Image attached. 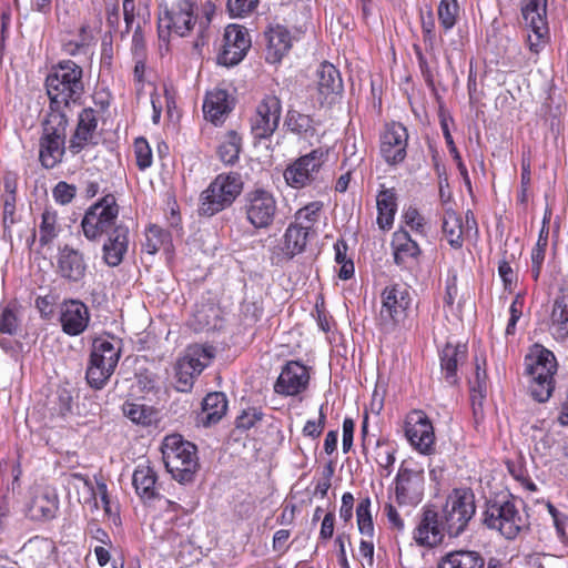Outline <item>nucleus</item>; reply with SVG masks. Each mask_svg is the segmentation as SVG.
I'll list each match as a JSON object with an SVG mask.
<instances>
[{
    "mask_svg": "<svg viewBox=\"0 0 568 568\" xmlns=\"http://www.w3.org/2000/svg\"><path fill=\"white\" fill-rule=\"evenodd\" d=\"M227 412V398L222 392L209 393L202 402L201 422L204 426L219 423Z\"/></svg>",
    "mask_w": 568,
    "mask_h": 568,
    "instance_id": "40",
    "label": "nucleus"
},
{
    "mask_svg": "<svg viewBox=\"0 0 568 568\" xmlns=\"http://www.w3.org/2000/svg\"><path fill=\"white\" fill-rule=\"evenodd\" d=\"M252 41L248 30L240 24H229L223 34V44L217 54L221 65L234 67L247 54Z\"/></svg>",
    "mask_w": 568,
    "mask_h": 568,
    "instance_id": "20",
    "label": "nucleus"
},
{
    "mask_svg": "<svg viewBox=\"0 0 568 568\" xmlns=\"http://www.w3.org/2000/svg\"><path fill=\"white\" fill-rule=\"evenodd\" d=\"M445 532L447 531L439 514L433 508H424L413 531V539L419 547L432 549L444 541Z\"/></svg>",
    "mask_w": 568,
    "mask_h": 568,
    "instance_id": "29",
    "label": "nucleus"
},
{
    "mask_svg": "<svg viewBox=\"0 0 568 568\" xmlns=\"http://www.w3.org/2000/svg\"><path fill=\"white\" fill-rule=\"evenodd\" d=\"M419 21H420L422 39H423L425 49L430 55H435V45H436L437 34H436V23H435L433 10L432 9H428L427 11L420 10Z\"/></svg>",
    "mask_w": 568,
    "mask_h": 568,
    "instance_id": "51",
    "label": "nucleus"
},
{
    "mask_svg": "<svg viewBox=\"0 0 568 568\" xmlns=\"http://www.w3.org/2000/svg\"><path fill=\"white\" fill-rule=\"evenodd\" d=\"M99 118L98 111L93 108L82 109L77 119L75 128L69 139V151L77 155L88 148L95 146L97 141V129Z\"/></svg>",
    "mask_w": 568,
    "mask_h": 568,
    "instance_id": "24",
    "label": "nucleus"
},
{
    "mask_svg": "<svg viewBox=\"0 0 568 568\" xmlns=\"http://www.w3.org/2000/svg\"><path fill=\"white\" fill-rule=\"evenodd\" d=\"M498 275L503 282L504 290L511 293L517 286L518 275L510 265V260L504 256L498 263Z\"/></svg>",
    "mask_w": 568,
    "mask_h": 568,
    "instance_id": "61",
    "label": "nucleus"
},
{
    "mask_svg": "<svg viewBox=\"0 0 568 568\" xmlns=\"http://www.w3.org/2000/svg\"><path fill=\"white\" fill-rule=\"evenodd\" d=\"M408 139V130L403 123H385L379 134V154L389 166H396L405 161Z\"/></svg>",
    "mask_w": 568,
    "mask_h": 568,
    "instance_id": "18",
    "label": "nucleus"
},
{
    "mask_svg": "<svg viewBox=\"0 0 568 568\" xmlns=\"http://www.w3.org/2000/svg\"><path fill=\"white\" fill-rule=\"evenodd\" d=\"M199 20L197 0H175L169 4H161L158 14L159 53L166 55L171 48V36L187 37Z\"/></svg>",
    "mask_w": 568,
    "mask_h": 568,
    "instance_id": "2",
    "label": "nucleus"
},
{
    "mask_svg": "<svg viewBox=\"0 0 568 568\" xmlns=\"http://www.w3.org/2000/svg\"><path fill=\"white\" fill-rule=\"evenodd\" d=\"M241 148L242 138L240 134L234 130L227 131L217 149L220 160L229 165L235 164L239 160Z\"/></svg>",
    "mask_w": 568,
    "mask_h": 568,
    "instance_id": "45",
    "label": "nucleus"
},
{
    "mask_svg": "<svg viewBox=\"0 0 568 568\" xmlns=\"http://www.w3.org/2000/svg\"><path fill=\"white\" fill-rule=\"evenodd\" d=\"M443 234L449 245L460 248L464 244L463 217L454 210H446L443 217Z\"/></svg>",
    "mask_w": 568,
    "mask_h": 568,
    "instance_id": "42",
    "label": "nucleus"
},
{
    "mask_svg": "<svg viewBox=\"0 0 568 568\" xmlns=\"http://www.w3.org/2000/svg\"><path fill=\"white\" fill-rule=\"evenodd\" d=\"M481 523L486 528L498 531L506 539H515L529 525L527 517L521 514L513 499L488 501L481 514Z\"/></svg>",
    "mask_w": 568,
    "mask_h": 568,
    "instance_id": "9",
    "label": "nucleus"
},
{
    "mask_svg": "<svg viewBox=\"0 0 568 568\" xmlns=\"http://www.w3.org/2000/svg\"><path fill=\"white\" fill-rule=\"evenodd\" d=\"M241 210L252 227L266 230L274 224L278 205L272 191L255 187L244 194Z\"/></svg>",
    "mask_w": 568,
    "mask_h": 568,
    "instance_id": "14",
    "label": "nucleus"
},
{
    "mask_svg": "<svg viewBox=\"0 0 568 568\" xmlns=\"http://www.w3.org/2000/svg\"><path fill=\"white\" fill-rule=\"evenodd\" d=\"M172 245L171 233L156 224H151L145 230L143 251L154 255L160 250H168Z\"/></svg>",
    "mask_w": 568,
    "mask_h": 568,
    "instance_id": "44",
    "label": "nucleus"
},
{
    "mask_svg": "<svg viewBox=\"0 0 568 568\" xmlns=\"http://www.w3.org/2000/svg\"><path fill=\"white\" fill-rule=\"evenodd\" d=\"M235 98L222 88L207 91L203 101V115L214 126H221L235 108Z\"/></svg>",
    "mask_w": 568,
    "mask_h": 568,
    "instance_id": "30",
    "label": "nucleus"
},
{
    "mask_svg": "<svg viewBox=\"0 0 568 568\" xmlns=\"http://www.w3.org/2000/svg\"><path fill=\"white\" fill-rule=\"evenodd\" d=\"M77 187L64 181H60L52 190V196L58 204L67 205L75 197Z\"/></svg>",
    "mask_w": 568,
    "mask_h": 568,
    "instance_id": "64",
    "label": "nucleus"
},
{
    "mask_svg": "<svg viewBox=\"0 0 568 568\" xmlns=\"http://www.w3.org/2000/svg\"><path fill=\"white\" fill-rule=\"evenodd\" d=\"M476 513L475 495L469 488H454L443 506L440 518L450 537H457L467 528Z\"/></svg>",
    "mask_w": 568,
    "mask_h": 568,
    "instance_id": "10",
    "label": "nucleus"
},
{
    "mask_svg": "<svg viewBox=\"0 0 568 568\" xmlns=\"http://www.w3.org/2000/svg\"><path fill=\"white\" fill-rule=\"evenodd\" d=\"M459 4L457 0H440L437 6V17L444 33L450 31L459 19Z\"/></svg>",
    "mask_w": 568,
    "mask_h": 568,
    "instance_id": "47",
    "label": "nucleus"
},
{
    "mask_svg": "<svg viewBox=\"0 0 568 568\" xmlns=\"http://www.w3.org/2000/svg\"><path fill=\"white\" fill-rule=\"evenodd\" d=\"M403 224L417 235L426 236L427 222L415 206L405 207L402 214Z\"/></svg>",
    "mask_w": 568,
    "mask_h": 568,
    "instance_id": "56",
    "label": "nucleus"
},
{
    "mask_svg": "<svg viewBox=\"0 0 568 568\" xmlns=\"http://www.w3.org/2000/svg\"><path fill=\"white\" fill-rule=\"evenodd\" d=\"M286 131L298 139L310 140L316 135V121L310 114L290 109L284 119Z\"/></svg>",
    "mask_w": 568,
    "mask_h": 568,
    "instance_id": "37",
    "label": "nucleus"
},
{
    "mask_svg": "<svg viewBox=\"0 0 568 568\" xmlns=\"http://www.w3.org/2000/svg\"><path fill=\"white\" fill-rule=\"evenodd\" d=\"M390 248L394 263L400 270L412 271L419 265L423 251L418 243L412 239L409 232L403 226L393 233Z\"/></svg>",
    "mask_w": 568,
    "mask_h": 568,
    "instance_id": "27",
    "label": "nucleus"
},
{
    "mask_svg": "<svg viewBox=\"0 0 568 568\" xmlns=\"http://www.w3.org/2000/svg\"><path fill=\"white\" fill-rule=\"evenodd\" d=\"M130 229L120 222L111 232L105 234L102 245V261L110 267L119 266L129 251Z\"/></svg>",
    "mask_w": 568,
    "mask_h": 568,
    "instance_id": "32",
    "label": "nucleus"
},
{
    "mask_svg": "<svg viewBox=\"0 0 568 568\" xmlns=\"http://www.w3.org/2000/svg\"><path fill=\"white\" fill-rule=\"evenodd\" d=\"M68 115L62 112H48L42 121V133L39 139V161L51 170L58 166L65 154Z\"/></svg>",
    "mask_w": 568,
    "mask_h": 568,
    "instance_id": "6",
    "label": "nucleus"
},
{
    "mask_svg": "<svg viewBox=\"0 0 568 568\" xmlns=\"http://www.w3.org/2000/svg\"><path fill=\"white\" fill-rule=\"evenodd\" d=\"M121 409L129 420L142 427L151 426L158 418V410L153 406L136 400L124 402Z\"/></svg>",
    "mask_w": 568,
    "mask_h": 568,
    "instance_id": "41",
    "label": "nucleus"
},
{
    "mask_svg": "<svg viewBox=\"0 0 568 568\" xmlns=\"http://www.w3.org/2000/svg\"><path fill=\"white\" fill-rule=\"evenodd\" d=\"M163 462L168 473L180 484H190L200 469L197 447L180 434L166 435L162 443Z\"/></svg>",
    "mask_w": 568,
    "mask_h": 568,
    "instance_id": "4",
    "label": "nucleus"
},
{
    "mask_svg": "<svg viewBox=\"0 0 568 568\" xmlns=\"http://www.w3.org/2000/svg\"><path fill=\"white\" fill-rule=\"evenodd\" d=\"M438 120L439 125L446 142V145L448 148V151L453 158V160H459L460 153L455 144V141L453 139V135L450 133L449 124L454 123L453 116L449 114V112L440 105L438 109Z\"/></svg>",
    "mask_w": 568,
    "mask_h": 568,
    "instance_id": "57",
    "label": "nucleus"
},
{
    "mask_svg": "<svg viewBox=\"0 0 568 568\" xmlns=\"http://www.w3.org/2000/svg\"><path fill=\"white\" fill-rule=\"evenodd\" d=\"M483 376L479 375L480 363L478 356H475V381L470 387V398L473 404L476 402L481 404L487 395V372H486V358H483Z\"/></svg>",
    "mask_w": 568,
    "mask_h": 568,
    "instance_id": "54",
    "label": "nucleus"
},
{
    "mask_svg": "<svg viewBox=\"0 0 568 568\" xmlns=\"http://www.w3.org/2000/svg\"><path fill=\"white\" fill-rule=\"evenodd\" d=\"M120 344L104 337L93 339L85 378L94 389H102L113 375L122 353Z\"/></svg>",
    "mask_w": 568,
    "mask_h": 568,
    "instance_id": "8",
    "label": "nucleus"
},
{
    "mask_svg": "<svg viewBox=\"0 0 568 568\" xmlns=\"http://www.w3.org/2000/svg\"><path fill=\"white\" fill-rule=\"evenodd\" d=\"M133 150L139 170L145 171L149 169L153 163V154L148 140L143 136L136 138L133 143Z\"/></svg>",
    "mask_w": 568,
    "mask_h": 568,
    "instance_id": "58",
    "label": "nucleus"
},
{
    "mask_svg": "<svg viewBox=\"0 0 568 568\" xmlns=\"http://www.w3.org/2000/svg\"><path fill=\"white\" fill-rule=\"evenodd\" d=\"M57 302L58 296L54 294L40 295L34 301V307L42 320L49 321L54 315Z\"/></svg>",
    "mask_w": 568,
    "mask_h": 568,
    "instance_id": "63",
    "label": "nucleus"
},
{
    "mask_svg": "<svg viewBox=\"0 0 568 568\" xmlns=\"http://www.w3.org/2000/svg\"><path fill=\"white\" fill-rule=\"evenodd\" d=\"M440 373L450 386L458 385L460 377L458 371L468 361L467 343L448 341L438 352Z\"/></svg>",
    "mask_w": 568,
    "mask_h": 568,
    "instance_id": "28",
    "label": "nucleus"
},
{
    "mask_svg": "<svg viewBox=\"0 0 568 568\" xmlns=\"http://www.w3.org/2000/svg\"><path fill=\"white\" fill-rule=\"evenodd\" d=\"M372 500L369 496L359 499L356 506V524L358 531L364 537H374L375 527L371 513Z\"/></svg>",
    "mask_w": 568,
    "mask_h": 568,
    "instance_id": "48",
    "label": "nucleus"
},
{
    "mask_svg": "<svg viewBox=\"0 0 568 568\" xmlns=\"http://www.w3.org/2000/svg\"><path fill=\"white\" fill-rule=\"evenodd\" d=\"M243 181L236 172L221 173L202 191L199 200V214L213 216L232 206L242 193Z\"/></svg>",
    "mask_w": 568,
    "mask_h": 568,
    "instance_id": "7",
    "label": "nucleus"
},
{
    "mask_svg": "<svg viewBox=\"0 0 568 568\" xmlns=\"http://www.w3.org/2000/svg\"><path fill=\"white\" fill-rule=\"evenodd\" d=\"M79 16L75 9L57 12L60 50L68 57L87 55L97 43L94 28Z\"/></svg>",
    "mask_w": 568,
    "mask_h": 568,
    "instance_id": "5",
    "label": "nucleus"
},
{
    "mask_svg": "<svg viewBox=\"0 0 568 568\" xmlns=\"http://www.w3.org/2000/svg\"><path fill=\"white\" fill-rule=\"evenodd\" d=\"M335 262L339 265L337 271L341 280L347 281L354 276L355 266L352 258L347 257L348 244L344 239H338L334 244Z\"/></svg>",
    "mask_w": 568,
    "mask_h": 568,
    "instance_id": "53",
    "label": "nucleus"
},
{
    "mask_svg": "<svg viewBox=\"0 0 568 568\" xmlns=\"http://www.w3.org/2000/svg\"><path fill=\"white\" fill-rule=\"evenodd\" d=\"M264 413L258 407H248L243 409L242 413L236 417L235 425L237 429L250 430L262 422Z\"/></svg>",
    "mask_w": 568,
    "mask_h": 568,
    "instance_id": "60",
    "label": "nucleus"
},
{
    "mask_svg": "<svg viewBox=\"0 0 568 568\" xmlns=\"http://www.w3.org/2000/svg\"><path fill=\"white\" fill-rule=\"evenodd\" d=\"M324 204L322 201H313L298 209L294 214V222L300 226L307 227V231H313L315 224L318 222Z\"/></svg>",
    "mask_w": 568,
    "mask_h": 568,
    "instance_id": "50",
    "label": "nucleus"
},
{
    "mask_svg": "<svg viewBox=\"0 0 568 568\" xmlns=\"http://www.w3.org/2000/svg\"><path fill=\"white\" fill-rule=\"evenodd\" d=\"M260 0H227L226 8L231 17L244 18L258 6Z\"/></svg>",
    "mask_w": 568,
    "mask_h": 568,
    "instance_id": "62",
    "label": "nucleus"
},
{
    "mask_svg": "<svg viewBox=\"0 0 568 568\" xmlns=\"http://www.w3.org/2000/svg\"><path fill=\"white\" fill-rule=\"evenodd\" d=\"M265 60L267 63H280L293 45L291 31L282 24H270L264 31Z\"/></svg>",
    "mask_w": 568,
    "mask_h": 568,
    "instance_id": "33",
    "label": "nucleus"
},
{
    "mask_svg": "<svg viewBox=\"0 0 568 568\" xmlns=\"http://www.w3.org/2000/svg\"><path fill=\"white\" fill-rule=\"evenodd\" d=\"M158 473L150 462L140 463L132 475V485L136 495L144 504H151L160 498Z\"/></svg>",
    "mask_w": 568,
    "mask_h": 568,
    "instance_id": "34",
    "label": "nucleus"
},
{
    "mask_svg": "<svg viewBox=\"0 0 568 568\" xmlns=\"http://www.w3.org/2000/svg\"><path fill=\"white\" fill-rule=\"evenodd\" d=\"M282 102L274 94L265 95L250 118L251 134L255 141L270 140L280 125Z\"/></svg>",
    "mask_w": 568,
    "mask_h": 568,
    "instance_id": "17",
    "label": "nucleus"
},
{
    "mask_svg": "<svg viewBox=\"0 0 568 568\" xmlns=\"http://www.w3.org/2000/svg\"><path fill=\"white\" fill-rule=\"evenodd\" d=\"M84 253L69 244L59 247L57 254V274L69 284H79L88 274Z\"/></svg>",
    "mask_w": 568,
    "mask_h": 568,
    "instance_id": "23",
    "label": "nucleus"
},
{
    "mask_svg": "<svg viewBox=\"0 0 568 568\" xmlns=\"http://www.w3.org/2000/svg\"><path fill=\"white\" fill-rule=\"evenodd\" d=\"M59 497L48 488H36L24 505V516L36 524L53 520L59 511Z\"/></svg>",
    "mask_w": 568,
    "mask_h": 568,
    "instance_id": "25",
    "label": "nucleus"
},
{
    "mask_svg": "<svg viewBox=\"0 0 568 568\" xmlns=\"http://www.w3.org/2000/svg\"><path fill=\"white\" fill-rule=\"evenodd\" d=\"M316 90L322 105L335 103L343 93L344 85L341 73L327 61L322 62L316 70Z\"/></svg>",
    "mask_w": 568,
    "mask_h": 568,
    "instance_id": "31",
    "label": "nucleus"
},
{
    "mask_svg": "<svg viewBox=\"0 0 568 568\" xmlns=\"http://www.w3.org/2000/svg\"><path fill=\"white\" fill-rule=\"evenodd\" d=\"M548 0H527L523 7V18L525 23L547 22Z\"/></svg>",
    "mask_w": 568,
    "mask_h": 568,
    "instance_id": "55",
    "label": "nucleus"
},
{
    "mask_svg": "<svg viewBox=\"0 0 568 568\" xmlns=\"http://www.w3.org/2000/svg\"><path fill=\"white\" fill-rule=\"evenodd\" d=\"M377 205V225L383 231L393 227L395 214L397 212V196L394 189H383L376 196Z\"/></svg>",
    "mask_w": 568,
    "mask_h": 568,
    "instance_id": "39",
    "label": "nucleus"
},
{
    "mask_svg": "<svg viewBox=\"0 0 568 568\" xmlns=\"http://www.w3.org/2000/svg\"><path fill=\"white\" fill-rule=\"evenodd\" d=\"M549 334L559 342L568 338V296H557L551 306L548 323Z\"/></svg>",
    "mask_w": 568,
    "mask_h": 568,
    "instance_id": "36",
    "label": "nucleus"
},
{
    "mask_svg": "<svg viewBox=\"0 0 568 568\" xmlns=\"http://www.w3.org/2000/svg\"><path fill=\"white\" fill-rule=\"evenodd\" d=\"M412 303V292L406 284L393 283L386 285L381 293V324L392 329L404 326Z\"/></svg>",
    "mask_w": 568,
    "mask_h": 568,
    "instance_id": "13",
    "label": "nucleus"
},
{
    "mask_svg": "<svg viewBox=\"0 0 568 568\" xmlns=\"http://www.w3.org/2000/svg\"><path fill=\"white\" fill-rule=\"evenodd\" d=\"M485 558L474 550H453L439 558L436 568H485Z\"/></svg>",
    "mask_w": 568,
    "mask_h": 568,
    "instance_id": "38",
    "label": "nucleus"
},
{
    "mask_svg": "<svg viewBox=\"0 0 568 568\" xmlns=\"http://www.w3.org/2000/svg\"><path fill=\"white\" fill-rule=\"evenodd\" d=\"M424 469L414 462H402L395 477V500L399 506H416L424 497Z\"/></svg>",
    "mask_w": 568,
    "mask_h": 568,
    "instance_id": "16",
    "label": "nucleus"
},
{
    "mask_svg": "<svg viewBox=\"0 0 568 568\" xmlns=\"http://www.w3.org/2000/svg\"><path fill=\"white\" fill-rule=\"evenodd\" d=\"M21 305L10 301L0 308V335L14 336L21 331Z\"/></svg>",
    "mask_w": 568,
    "mask_h": 568,
    "instance_id": "43",
    "label": "nucleus"
},
{
    "mask_svg": "<svg viewBox=\"0 0 568 568\" xmlns=\"http://www.w3.org/2000/svg\"><path fill=\"white\" fill-rule=\"evenodd\" d=\"M63 231L59 213L52 206H45L36 226L26 239V246L29 251L37 244L39 250L51 247Z\"/></svg>",
    "mask_w": 568,
    "mask_h": 568,
    "instance_id": "21",
    "label": "nucleus"
},
{
    "mask_svg": "<svg viewBox=\"0 0 568 568\" xmlns=\"http://www.w3.org/2000/svg\"><path fill=\"white\" fill-rule=\"evenodd\" d=\"M549 227L541 225L538 240L534 248L531 250V277L537 282L541 274L542 264L546 256V250L548 246Z\"/></svg>",
    "mask_w": 568,
    "mask_h": 568,
    "instance_id": "46",
    "label": "nucleus"
},
{
    "mask_svg": "<svg viewBox=\"0 0 568 568\" xmlns=\"http://www.w3.org/2000/svg\"><path fill=\"white\" fill-rule=\"evenodd\" d=\"M58 322L61 331L71 337L82 335L91 322L88 305L79 298H64L59 305Z\"/></svg>",
    "mask_w": 568,
    "mask_h": 568,
    "instance_id": "22",
    "label": "nucleus"
},
{
    "mask_svg": "<svg viewBox=\"0 0 568 568\" xmlns=\"http://www.w3.org/2000/svg\"><path fill=\"white\" fill-rule=\"evenodd\" d=\"M49 97L48 112L67 113L70 103H78L85 92L83 68L71 59H63L50 68L44 80Z\"/></svg>",
    "mask_w": 568,
    "mask_h": 568,
    "instance_id": "1",
    "label": "nucleus"
},
{
    "mask_svg": "<svg viewBox=\"0 0 568 568\" xmlns=\"http://www.w3.org/2000/svg\"><path fill=\"white\" fill-rule=\"evenodd\" d=\"M215 348L211 345H190L175 365L178 389L186 392L192 388L194 379L211 364Z\"/></svg>",
    "mask_w": 568,
    "mask_h": 568,
    "instance_id": "15",
    "label": "nucleus"
},
{
    "mask_svg": "<svg viewBox=\"0 0 568 568\" xmlns=\"http://www.w3.org/2000/svg\"><path fill=\"white\" fill-rule=\"evenodd\" d=\"M119 212L120 207L112 194L101 197L87 209L81 220L83 236L91 242L99 241L119 224Z\"/></svg>",
    "mask_w": 568,
    "mask_h": 568,
    "instance_id": "12",
    "label": "nucleus"
},
{
    "mask_svg": "<svg viewBox=\"0 0 568 568\" xmlns=\"http://www.w3.org/2000/svg\"><path fill=\"white\" fill-rule=\"evenodd\" d=\"M375 460L377 465L390 475L395 463V449L386 440H377Z\"/></svg>",
    "mask_w": 568,
    "mask_h": 568,
    "instance_id": "59",
    "label": "nucleus"
},
{
    "mask_svg": "<svg viewBox=\"0 0 568 568\" xmlns=\"http://www.w3.org/2000/svg\"><path fill=\"white\" fill-rule=\"evenodd\" d=\"M404 430L407 440L418 453L427 456L435 453L434 426L424 410H410L406 415Z\"/></svg>",
    "mask_w": 568,
    "mask_h": 568,
    "instance_id": "19",
    "label": "nucleus"
},
{
    "mask_svg": "<svg viewBox=\"0 0 568 568\" xmlns=\"http://www.w3.org/2000/svg\"><path fill=\"white\" fill-rule=\"evenodd\" d=\"M308 368L298 361H288L274 383V392L281 396H297L310 384Z\"/></svg>",
    "mask_w": 568,
    "mask_h": 568,
    "instance_id": "26",
    "label": "nucleus"
},
{
    "mask_svg": "<svg viewBox=\"0 0 568 568\" xmlns=\"http://www.w3.org/2000/svg\"><path fill=\"white\" fill-rule=\"evenodd\" d=\"M328 146H318L306 154L300 155L286 165L283 172L285 183L295 190L313 185L328 161Z\"/></svg>",
    "mask_w": 568,
    "mask_h": 568,
    "instance_id": "11",
    "label": "nucleus"
},
{
    "mask_svg": "<svg viewBox=\"0 0 568 568\" xmlns=\"http://www.w3.org/2000/svg\"><path fill=\"white\" fill-rule=\"evenodd\" d=\"M526 26V43L532 53H539L548 40L549 28L548 22L525 23Z\"/></svg>",
    "mask_w": 568,
    "mask_h": 568,
    "instance_id": "49",
    "label": "nucleus"
},
{
    "mask_svg": "<svg viewBox=\"0 0 568 568\" xmlns=\"http://www.w3.org/2000/svg\"><path fill=\"white\" fill-rule=\"evenodd\" d=\"M558 364L554 353L541 345H535L525 356V372L528 376L530 396L538 403H546L551 397Z\"/></svg>",
    "mask_w": 568,
    "mask_h": 568,
    "instance_id": "3",
    "label": "nucleus"
},
{
    "mask_svg": "<svg viewBox=\"0 0 568 568\" xmlns=\"http://www.w3.org/2000/svg\"><path fill=\"white\" fill-rule=\"evenodd\" d=\"M310 233L311 232L307 231V227L300 226L293 222L290 223L283 234L280 245L282 255L285 258L291 260L303 253L306 248Z\"/></svg>",
    "mask_w": 568,
    "mask_h": 568,
    "instance_id": "35",
    "label": "nucleus"
},
{
    "mask_svg": "<svg viewBox=\"0 0 568 568\" xmlns=\"http://www.w3.org/2000/svg\"><path fill=\"white\" fill-rule=\"evenodd\" d=\"M19 201V196L0 197L2 209L1 221L4 232L11 233L12 227L21 222Z\"/></svg>",
    "mask_w": 568,
    "mask_h": 568,
    "instance_id": "52",
    "label": "nucleus"
}]
</instances>
